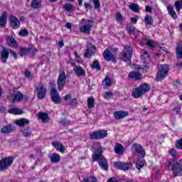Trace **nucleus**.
Listing matches in <instances>:
<instances>
[{"label":"nucleus","mask_w":182,"mask_h":182,"mask_svg":"<svg viewBox=\"0 0 182 182\" xmlns=\"http://www.w3.org/2000/svg\"><path fill=\"white\" fill-rule=\"evenodd\" d=\"M103 149L98 148L95 150V152L92 154V161H98L99 166L102 170H109V165L107 160L103 156Z\"/></svg>","instance_id":"nucleus-1"},{"label":"nucleus","mask_w":182,"mask_h":182,"mask_svg":"<svg viewBox=\"0 0 182 182\" xmlns=\"http://www.w3.org/2000/svg\"><path fill=\"white\" fill-rule=\"evenodd\" d=\"M167 169L172 171L173 176H182V159L176 161L174 159L166 161Z\"/></svg>","instance_id":"nucleus-2"},{"label":"nucleus","mask_w":182,"mask_h":182,"mask_svg":"<svg viewBox=\"0 0 182 182\" xmlns=\"http://www.w3.org/2000/svg\"><path fill=\"white\" fill-rule=\"evenodd\" d=\"M149 90H150V85L147 83L142 84L133 90L132 96L135 99H138V97L143 96V95H146Z\"/></svg>","instance_id":"nucleus-3"},{"label":"nucleus","mask_w":182,"mask_h":182,"mask_svg":"<svg viewBox=\"0 0 182 182\" xmlns=\"http://www.w3.org/2000/svg\"><path fill=\"white\" fill-rule=\"evenodd\" d=\"M80 23H83V25L80 27V31L82 32V33H85V35H89L93 28V20L82 18L80 21Z\"/></svg>","instance_id":"nucleus-4"},{"label":"nucleus","mask_w":182,"mask_h":182,"mask_svg":"<svg viewBox=\"0 0 182 182\" xmlns=\"http://www.w3.org/2000/svg\"><path fill=\"white\" fill-rule=\"evenodd\" d=\"M132 55L133 49L132 48V46H126L124 48L123 51L119 54V59L123 62H129V60L132 59Z\"/></svg>","instance_id":"nucleus-5"},{"label":"nucleus","mask_w":182,"mask_h":182,"mask_svg":"<svg viewBox=\"0 0 182 182\" xmlns=\"http://www.w3.org/2000/svg\"><path fill=\"white\" fill-rule=\"evenodd\" d=\"M170 70V67L167 64L161 65L159 68L158 73H156V80L158 81H161L166 76H167V73Z\"/></svg>","instance_id":"nucleus-6"},{"label":"nucleus","mask_w":182,"mask_h":182,"mask_svg":"<svg viewBox=\"0 0 182 182\" xmlns=\"http://www.w3.org/2000/svg\"><path fill=\"white\" fill-rule=\"evenodd\" d=\"M105 137H107V130L105 129H99L90 134V140H102Z\"/></svg>","instance_id":"nucleus-7"},{"label":"nucleus","mask_w":182,"mask_h":182,"mask_svg":"<svg viewBox=\"0 0 182 182\" xmlns=\"http://www.w3.org/2000/svg\"><path fill=\"white\" fill-rule=\"evenodd\" d=\"M36 90L37 92L38 99H45L46 96V87H45V85H43V83L39 82L36 87Z\"/></svg>","instance_id":"nucleus-8"},{"label":"nucleus","mask_w":182,"mask_h":182,"mask_svg":"<svg viewBox=\"0 0 182 182\" xmlns=\"http://www.w3.org/2000/svg\"><path fill=\"white\" fill-rule=\"evenodd\" d=\"M12 163H14V158H4L1 159L0 161V171H3L4 170H6L9 167L12 166Z\"/></svg>","instance_id":"nucleus-9"},{"label":"nucleus","mask_w":182,"mask_h":182,"mask_svg":"<svg viewBox=\"0 0 182 182\" xmlns=\"http://www.w3.org/2000/svg\"><path fill=\"white\" fill-rule=\"evenodd\" d=\"M57 85L58 90H63V87H65L66 85V73L65 72H62L59 74Z\"/></svg>","instance_id":"nucleus-10"},{"label":"nucleus","mask_w":182,"mask_h":182,"mask_svg":"<svg viewBox=\"0 0 182 182\" xmlns=\"http://www.w3.org/2000/svg\"><path fill=\"white\" fill-rule=\"evenodd\" d=\"M8 99H11V103H15V102H21L23 100V95L19 91H14L13 94H9L7 96Z\"/></svg>","instance_id":"nucleus-11"},{"label":"nucleus","mask_w":182,"mask_h":182,"mask_svg":"<svg viewBox=\"0 0 182 182\" xmlns=\"http://www.w3.org/2000/svg\"><path fill=\"white\" fill-rule=\"evenodd\" d=\"M115 168L127 171V170H132L133 168V164L132 163H123V162H115L114 164Z\"/></svg>","instance_id":"nucleus-12"},{"label":"nucleus","mask_w":182,"mask_h":182,"mask_svg":"<svg viewBox=\"0 0 182 182\" xmlns=\"http://www.w3.org/2000/svg\"><path fill=\"white\" fill-rule=\"evenodd\" d=\"M50 97L52 101L55 103V105H59L62 103V98L59 95V92L55 88L50 90Z\"/></svg>","instance_id":"nucleus-13"},{"label":"nucleus","mask_w":182,"mask_h":182,"mask_svg":"<svg viewBox=\"0 0 182 182\" xmlns=\"http://www.w3.org/2000/svg\"><path fill=\"white\" fill-rule=\"evenodd\" d=\"M132 150L134 154H137L138 157H142L143 159L146 156L144 149H143V147H141L139 144H134L132 145Z\"/></svg>","instance_id":"nucleus-14"},{"label":"nucleus","mask_w":182,"mask_h":182,"mask_svg":"<svg viewBox=\"0 0 182 182\" xmlns=\"http://www.w3.org/2000/svg\"><path fill=\"white\" fill-rule=\"evenodd\" d=\"M95 53H96V47H95V46H91L90 47L87 48L84 53V58L90 59L92 56L95 55Z\"/></svg>","instance_id":"nucleus-15"},{"label":"nucleus","mask_w":182,"mask_h":182,"mask_svg":"<svg viewBox=\"0 0 182 182\" xmlns=\"http://www.w3.org/2000/svg\"><path fill=\"white\" fill-rule=\"evenodd\" d=\"M103 58L108 62H116V58L114 57V55H113V53H112L108 49L104 51Z\"/></svg>","instance_id":"nucleus-16"},{"label":"nucleus","mask_w":182,"mask_h":182,"mask_svg":"<svg viewBox=\"0 0 182 182\" xmlns=\"http://www.w3.org/2000/svg\"><path fill=\"white\" fill-rule=\"evenodd\" d=\"M63 100L66 102H68L69 100H70L68 105H70V106H71L72 107H77V99L76 98L72 99V96L70 95H66L65 97H63Z\"/></svg>","instance_id":"nucleus-17"},{"label":"nucleus","mask_w":182,"mask_h":182,"mask_svg":"<svg viewBox=\"0 0 182 182\" xmlns=\"http://www.w3.org/2000/svg\"><path fill=\"white\" fill-rule=\"evenodd\" d=\"M10 23L13 29H18L21 26V21L15 16H11Z\"/></svg>","instance_id":"nucleus-18"},{"label":"nucleus","mask_w":182,"mask_h":182,"mask_svg":"<svg viewBox=\"0 0 182 182\" xmlns=\"http://www.w3.org/2000/svg\"><path fill=\"white\" fill-rule=\"evenodd\" d=\"M73 70L76 74V76H78V77L86 76V71L85 70V69H83V68L80 67V65L74 66Z\"/></svg>","instance_id":"nucleus-19"},{"label":"nucleus","mask_w":182,"mask_h":182,"mask_svg":"<svg viewBox=\"0 0 182 182\" xmlns=\"http://www.w3.org/2000/svg\"><path fill=\"white\" fill-rule=\"evenodd\" d=\"M127 116H129V112L127 111H116L114 112V117L117 120L124 119V117H127Z\"/></svg>","instance_id":"nucleus-20"},{"label":"nucleus","mask_w":182,"mask_h":182,"mask_svg":"<svg viewBox=\"0 0 182 182\" xmlns=\"http://www.w3.org/2000/svg\"><path fill=\"white\" fill-rule=\"evenodd\" d=\"M52 146H53V147L60 153H65V151L66 150V149L65 148V146H63L62 143L58 141H53Z\"/></svg>","instance_id":"nucleus-21"},{"label":"nucleus","mask_w":182,"mask_h":182,"mask_svg":"<svg viewBox=\"0 0 182 182\" xmlns=\"http://www.w3.org/2000/svg\"><path fill=\"white\" fill-rule=\"evenodd\" d=\"M8 21V13L4 11L0 16V26L1 28H5L6 26V22Z\"/></svg>","instance_id":"nucleus-22"},{"label":"nucleus","mask_w":182,"mask_h":182,"mask_svg":"<svg viewBox=\"0 0 182 182\" xmlns=\"http://www.w3.org/2000/svg\"><path fill=\"white\" fill-rule=\"evenodd\" d=\"M6 42L11 48H16L18 46V42L12 37V36H8L6 37Z\"/></svg>","instance_id":"nucleus-23"},{"label":"nucleus","mask_w":182,"mask_h":182,"mask_svg":"<svg viewBox=\"0 0 182 182\" xmlns=\"http://www.w3.org/2000/svg\"><path fill=\"white\" fill-rule=\"evenodd\" d=\"M14 127L12 125H6L1 129V133L2 134H9V133L14 132Z\"/></svg>","instance_id":"nucleus-24"},{"label":"nucleus","mask_w":182,"mask_h":182,"mask_svg":"<svg viewBox=\"0 0 182 182\" xmlns=\"http://www.w3.org/2000/svg\"><path fill=\"white\" fill-rule=\"evenodd\" d=\"M8 58H9V52L8 50L4 48L1 53V60L3 63H6V60H8Z\"/></svg>","instance_id":"nucleus-25"},{"label":"nucleus","mask_w":182,"mask_h":182,"mask_svg":"<svg viewBox=\"0 0 182 182\" xmlns=\"http://www.w3.org/2000/svg\"><path fill=\"white\" fill-rule=\"evenodd\" d=\"M128 76L130 79H134V80H140L141 79V73L139 72H131Z\"/></svg>","instance_id":"nucleus-26"},{"label":"nucleus","mask_w":182,"mask_h":182,"mask_svg":"<svg viewBox=\"0 0 182 182\" xmlns=\"http://www.w3.org/2000/svg\"><path fill=\"white\" fill-rule=\"evenodd\" d=\"M42 6V1L41 0H32L31 3V8L33 9H39Z\"/></svg>","instance_id":"nucleus-27"},{"label":"nucleus","mask_w":182,"mask_h":182,"mask_svg":"<svg viewBox=\"0 0 182 182\" xmlns=\"http://www.w3.org/2000/svg\"><path fill=\"white\" fill-rule=\"evenodd\" d=\"M16 124H18V126L23 127V126H26V124H29V119L21 118L16 121Z\"/></svg>","instance_id":"nucleus-28"},{"label":"nucleus","mask_w":182,"mask_h":182,"mask_svg":"<svg viewBox=\"0 0 182 182\" xmlns=\"http://www.w3.org/2000/svg\"><path fill=\"white\" fill-rule=\"evenodd\" d=\"M50 160L51 163H59V161H60V155L56 153H53L50 156Z\"/></svg>","instance_id":"nucleus-29"},{"label":"nucleus","mask_w":182,"mask_h":182,"mask_svg":"<svg viewBox=\"0 0 182 182\" xmlns=\"http://www.w3.org/2000/svg\"><path fill=\"white\" fill-rule=\"evenodd\" d=\"M38 117L43 122V123H48V122H49V115L46 113H38Z\"/></svg>","instance_id":"nucleus-30"},{"label":"nucleus","mask_w":182,"mask_h":182,"mask_svg":"<svg viewBox=\"0 0 182 182\" xmlns=\"http://www.w3.org/2000/svg\"><path fill=\"white\" fill-rule=\"evenodd\" d=\"M114 151L117 154H123V151H124V147H123L120 144H117L114 147Z\"/></svg>","instance_id":"nucleus-31"},{"label":"nucleus","mask_w":182,"mask_h":182,"mask_svg":"<svg viewBox=\"0 0 182 182\" xmlns=\"http://www.w3.org/2000/svg\"><path fill=\"white\" fill-rule=\"evenodd\" d=\"M63 9H64L65 12H73L75 11V7L72 4H65L63 6Z\"/></svg>","instance_id":"nucleus-32"},{"label":"nucleus","mask_w":182,"mask_h":182,"mask_svg":"<svg viewBox=\"0 0 182 182\" xmlns=\"http://www.w3.org/2000/svg\"><path fill=\"white\" fill-rule=\"evenodd\" d=\"M9 113H11V114H22V113H23V111L19 108L13 107L9 109Z\"/></svg>","instance_id":"nucleus-33"},{"label":"nucleus","mask_w":182,"mask_h":182,"mask_svg":"<svg viewBox=\"0 0 182 182\" xmlns=\"http://www.w3.org/2000/svg\"><path fill=\"white\" fill-rule=\"evenodd\" d=\"M167 11L169 15H171V16H172L173 19H177V14L176 13L174 9L171 7V6H167Z\"/></svg>","instance_id":"nucleus-34"},{"label":"nucleus","mask_w":182,"mask_h":182,"mask_svg":"<svg viewBox=\"0 0 182 182\" xmlns=\"http://www.w3.org/2000/svg\"><path fill=\"white\" fill-rule=\"evenodd\" d=\"M129 8L133 12H136V14H138L139 12V5L136 4L132 3V4H129Z\"/></svg>","instance_id":"nucleus-35"},{"label":"nucleus","mask_w":182,"mask_h":182,"mask_svg":"<svg viewBox=\"0 0 182 182\" xmlns=\"http://www.w3.org/2000/svg\"><path fill=\"white\" fill-rule=\"evenodd\" d=\"M87 107L89 109H93L95 107V98L93 97H90L87 99Z\"/></svg>","instance_id":"nucleus-36"},{"label":"nucleus","mask_w":182,"mask_h":182,"mask_svg":"<svg viewBox=\"0 0 182 182\" xmlns=\"http://www.w3.org/2000/svg\"><path fill=\"white\" fill-rule=\"evenodd\" d=\"M115 19L118 22V23H122L123 22L124 17H123V15H122V13L117 12L115 14Z\"/></svg>","instance_id":"nucleus-37"},{"label":"nucleus","mask_w":182,"mask_h":182,"mask_svg":"<svg viewBox=\"0 0 182 182\" xmlns=\"http://www.w3.org/2000/svg\"><path fill=\"white\" fill-rule=\"evenodd\" d=\"M91 67L92 69H96V70H100L102 69L100 65L99 64V60H95L92 62Z\"/></svg>","instance_id":"nucleus-38"},{"label":"nucleus","mask_w":182,"mask_h":182,"mask_svg":"<svg viewBox=\"0 0 182 182\" xmlns=\"http://www.w3.org/2000/svg\"><path fill=\"white\" fill-rule=\"evenodd\" d=\"M144 161L141 159H138L136 163V168H138V170H141V168H143V167H144Z\"/></svg>","instance_id":"nucleus-39"},{"label":"nucleus","mask_w":182,"mask_h":182,"mask_svg":"<svg viewBox=\"0 0 182 182\" xmlns=\"http://www.w3.org/2000/svg\"><path fill=\"white\" fill-rule=\"evenodd\" d=\"M144 22H145L146 25L151 26V25H153V18L151 16L147 15L144 18Z\"/></svg>","instance_id":"nucleus-40"},{"label":"nucleus","mask_w":182,"mask_h":182,"mask_svg":"<svg viewBox=\"0 0 182 182\" xmlns=\"http://www.w3.org/2000/svg\"><path fill=\"white\" fill-rule=\"evenodd\" d=\"M146 45L151 48V49H154V48H156L157 46V43L151 41V40H146Z\"/></svg>","instance_id":"nucleus-41"},{"label":"nucleus","mask_w":182,"mask_h":182,"mask_svg":"<svg viewBox=\"0 0 182 182\" xmlns=\"http://www.w3.org/2000/svg\"><path fill=\"white\" fill-rule=\"evenodd\" d=\"M19 50L21 56H23V55H26V53H29V52H31V48L20 47Z\"/></svg>","instance_id":"nucleus-42"},{"label":"nucleus","mask_w":182,"mask_h":182,"mask_svg":"<svg viewBox=\"0 0 182 182\" xmlns=\"http://www.w3.org/2000/svg\"><path fill=\"white\" fill-rule=\"evenodd\" d=\"M22 133L24 137H31L32 136V132L28 128L24 129Z\"/></svg>","instance_id":"nucleus-43"},{"label":"nucleus","mask_w":182,"mask_h":182,"mask_svg":"<svg viewBox=\"0 0 182 182\" xmlns=\"http://www.w3.org/2000/svg\"><path fill=\"white\" fill-rule=\"evenodd\" d=\"M175 8L177 11V12H179L182 9V1H177L175 2Z\"/></svg>","instance_id":"nucleus-44"},{"label":"nucleus","mask_w":182,"mask_h":182,"mask_svg":"<svg viewBox=\"0 0 182 182\" xmlns=\"http://www.w3.org/2000/svg\"><path fill=\"white\" fill-rule=\"evenodd\" d=\"M169 154H171V157H173V159H176V157H177L178 156V153L177 152V151L174 149H171L168 151Z\"/></svg>","instance_id":"nucleus-45"},{"label":"nucleus","mask_w":182,"mask_h":182,"mask_svg":"<svg viewBox=\"0 0 182 182\" xmlns=\"http://www.w3.org/2000/svg\"><path fill=\"white\" fill-rule=\"evenodd\" d=\"M176 56L177 58H182V46H178L176 48Z\"/></svg>","instance_id":"nucleus-46"},{"label":"nucleus","mask_w":182,"mask_h":182,"mask_svg":"<svg viewBox=\"0 0 182 182\" xmlns=\"http://www.w3.org/2000/svg\"><path fill=\"white\" fill-rule=\"evenodd\" d=\"M83 182H97V179L95 176H90L88 178H84Z\"/></svg>","instance_id":"nucleus-47"},{"label":"nucleus","mask_w":182,"mask_h":182,"mask_svg":"<svg viewBox=\"0 0 182 182\" xmlns=\"http://www.w3.org/2000/svg\"><path fill=\"white\" fill-rule=\"evenodd\" d=\"M105 86L107 87H110L112 86V80H110V77H105Z\"/></svg>","instance_id":"nucleus-48"},{"label":"nucleus","mask_w":182,"mask_h":182,"mask_svg":"<svg viewBox=\"0 0 182 182\" xmlns=\"http://www.w3.org/2000/svg\"><path fill=\"white\" fill-rule=\"evenodd\" d=\"M19 35L23 37L28 36V35H29V31L26 29H21L19 32Z\"/></svg>","instance_id":"nucleus-49"},{"label":"nucleus","mask_w":182,"mask_h":182,"mask_svg":"<svg viewBox=\"0 0 182 182\" xmlns=\"http://www.w3.org/2000/svg\"><path fill=\"white\" fill-rule=\"evenodd\" d=\"M92 2L95 9H99L100 8V2L99 0H92Z\"/></svg>","instance_id":"nucleus-50"},{"label":"nucleus","mask_w":182,"mask_h":182,"mask_svg":"<svg viewBox=\"0 0 182 182\" xmlns=\"http://www.w3.org/2000/svg\"><path fill=\"white\" fill-rule=\"evenodd\" d=\"M104 97L105 99H112V97H113V93H112V92H105Z\"/></svg>","instance_id":"nucleus-51"},{"label":"nucleus","mask_w":182,"mask_h":182,"mask_svg":"<svg viewBox=\"0 0 182 182\" xmlns=\"http://www.w3.org/2000/svg\"><path fill=\"white\" fill-rule=\"evenodd\" d=\"M176 146L177 149H180L181 150H182V139L176 141Z\"/></svg>","instance_id":"nucleus-52"},{"label":"nucleus","mask_w":182,"mask_h":182,"mask_svg":"<svg viewBox=\"0 0 182 182\" xmlns=\"http://www.w3.org/2000/svg\"><path fill=\"white\" fill-rule=\"evenodd\" d=\"M127 32H128V33H133V32H134V26H127Z\"/></svg>","instance_id":"nucleus-53"},{"label":"nucleus","mask_w":182,"mask_h":182,"mask_svg":"<svg viewBox=\"0 0 182 182\" xmlns=\"http://www.w3.org/2000/svg\"><path fill=\"white\" fill-rule=\"evenodd\" d=\"M145 11L146 12H149V14H151V12H153V8H151L150 6H146Z\"/></svg>","instance_id":"nucleus-54"},{"label":"nucleus","mask_w":182,"mask_h":182,"mask_svg":"<svg viewBox=\"0 0 182 182\" xmlns=\"http://www.w3.org/2000/svg\"><path fill=\"white\" fill-rule=\"evenodd\" d=\"M173 112L174 114H178V113H180V107H175L173 109Z\"/></svg>","instance_id":"nucleus-55"},{"label":"nucleus","mask_w":182,"mask_h":182,"mask_svg":"<svg viewBox=\"0 0 182 182\" xmlns=\"http://www.w3.org/2000/svg\"><path fill=\"white\" fill-rule=\"evenodd\" d=\"M24 75L26 77H28V78L32 76V74L29 72V70H26Z\"/></svg>","instance_id":"nucleus-56"},{"label":"nucleus","mask_w":182,"mask_h":182,"mask_svg":"<svg viewBox=\"0 0 182 182\" xmlns=\"http://www.w3.org/2000/svg\"><path fill=\"white\" fill-rule=\"evenodd\" d=\"M10 53L12 55V56H14V58H15V59L18 58V54H16V52L11 50H10Z\"/></svg>","instance_id":"nucleus-57"},{"label":"nucleus","mask_w":182,"mask_h":182,"mask_svg":"<svg viewBox=\"0 0 182 182\" xmlns=\"http://www.w3.org/2000/svg\"><path fill=\"white\" fill-rule=\"evenodd\" d=\"M84 6L86 9V11H89L90 8V5L89 4V3H84Z\"/></svg>","instance_id":"nucleus-58"},{"label":"nucleus","mask_w":182,"mask_h":182,"mask_svg":"<svg viewBox=\"0 0 182 182\" xmlns=\"http://www.w3.org/2000/svg\"><path fill=\"white\" fill-rule=\"evenodd\" d=\"M131 22H132V23H137V18L136 17L131 18Z\"/></svg>","instance_id":"nucleus-59"},{"label":"nucleus","mask_w":182,"mask_h":182,"mask_svg":"<svg viewBox=\"0 0 182 182\" xmlns=\"http://www.w3.org/2000/svg\"><path fill=\"white\" fill-rule=\"evenodd\" d=\"M107 182H118L114 178H111L108 179Z\"/></svg>","instance_id":"nucleus-60"},{"label":"nucleus","mask_w":182,"mask_h":182,"mask_svg":"<svg viewBox=\"0 0 182 182\" xmlns=\"http://www.w3.org/2000/svg\"><path fill=\"white\" fill-rule=\"evenodd\" d=\"M65 44L63 43V41H60L59 42H58V46L60 47V48H63V46H64Z\"/></svg>","instance_id":"nucleus-61"},{"label":"nucleus","mask_w":182,"mask_h":182,"mask_svg":"<svg viewBox=\"0 0 182 182\" xmlns=\"http://www.w3.org/2000/svg\"><path fill=\"white\" fill-rule=\"evenodd\" d=\"M65 27L68 28V29H70L72 28V23H67L66 25H65Z\"/></svg>","instance_id":"nucleus-62"},{"label":"nucleus","mask_w":182,"mask_h":182,"mask_svg":"<svg viewBox=\"0 0 182 182\" xmlns=\"http://www.w3.org/2000/svg\"><path fill=\"white\" fill-rule=\"evenodd\" d=\"M149 56H150V55H149V52L145 51L144 53L143 57L144 58H149Z\"/></svg>","instance_id":"nucleus-63"},{"label":"nucleus","mask_w":182,"mask_h":182,"mask_svg":"<svg viewBox=\"0 0 182 182\" xmlns=\"http://www.w3.org/2000/svg\"><path fill=\"white\" fill-rule=\"evenodd\" d=\"M176 66H178V68H182V62L181 61H178L176 63Z\"/></svg>","instance_id":"nucleus-64"}]
</instances>
